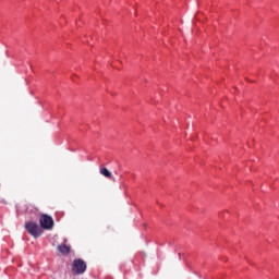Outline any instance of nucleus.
I'll return each instance as SVG.
<instances>
[{
  "label": "nucleus",
  "instance_id": "obj_1",
  "mask_svg": "<svg viewBox=\"0 0 279 279\" xmlns=\"http://www.w3.org/2000/svg\"><path fill=\"white\" fill-rule=\"evenodd\" d=\"M25 230L29 233L31 236H34V239H38L43 234V228L38 226L36 222H26L25 223Z\"/></svg>",
  "mask_w": 279,
  "mask_h": 279
},
{
  "label": "nucleus",
  "instance_id": "obj_2",
  "mask_svg": "<svg viewBox=\"0 0 279 279\" xmlns=\"http://www.w3.org/2000/svg\"><path fill=\"white\" fill-rule=\"evenodd\" d=\"M40 228L43 230H53V218L47 214H43L39 218Z\"/></svg>",
  "mask_w": 279,
  "mask_h": 279
},
{
  "label": "nucleus",
  "instance_id": "obj_3",
  "mask_svg": "<svg viewBox=\"0 0 279 279\" xmlns=\"http://www.w3.org/2000/svg\"><path fill=\"white\" fill-rule=\"evenodd\" d=\"M73 271H75L78 276L81 274H84V271H86V262H84L83 259H74Z\"/></svg>",
  "mask_w": 279,
  "mask_h": 279
},
{
  "label": "nucleus",
  "instance_id": "obj_4",
  "mask_svg": "<svg viewBox=\"0 0 279 279\" xmlns=\"http://www.w3.org/2000/svg\"><path fill=\"white\" fill-rule=\"evenodd\" d=\"M100 175H104L105 178H108V180H113L114 182V177L112 175V172L108 170V168H100Z\"/></svg>",
  "mask_w": 279,
  "mask_h": 279
},
{
  "label": "nucleus",
  "instance_id": "obj_5",
  "mask_svg": "<svg viewBox=\"0 0 279 279\" xmlns=\"http://www.w3.org/2000/svg\"><path fill=\"white\" fill-rule=\"evenodd\" d=\"M58 250L61 254H69L71 252V247L66 245H59Z\"/></svg>",
  "mask_w": 279,
  "mask_h": 279
}]
</instances>
